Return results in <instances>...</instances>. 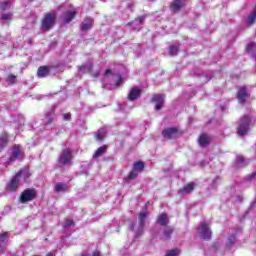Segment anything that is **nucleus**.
<instances>
[{
    "mask_svg": "<svg viewBox=\"0 0 256 256\" xmlns=\"http://www.w3.org/2000/svg\"><path fill=\"white\" fill-rule=\"evenodd\" d=\"M55 21H57V14L55 12H50L44 15L41 22V29L44 33L51 31L55 26Z\"/></svg>",
    "mask_w": 256,
    "mask_h": 256,
    "instance_id": "1",
    "label": "nucleus"
},
{
    "mask_svg": "<svg viewBox=\"0 0 256 256\" xmlns=\"http://www.w3.org/2000/svg\"><path fill=\"white\" fill-rule=\"evenodd\" d=\"M250 123H251V118L249 116H245L241 118L238 130H237L238 135L240 136L247 135V131H249Z\"/></svg>",
    "mask_w": 256,
    "mask_h": 256,
    "instance_id": "2",
    "label": "nucleus"
},
{
    "mask_svg": "<svg viewBox=\"0 0 256 256\" xmlns=\"http://www.w3.org/2000/svg\"><path fill=\"white\" fill-rule=\"evenodd\" d=\"M37 197V192L35 189H26L21 193L20 203H29V201H33Z\"/></svg>",
    "mask_w": 256,
    "mask_h": 256,
    "instance_id": "3",
    "label": "nucleus"
},
{
    "mask_svg": "<svg viewBox=\"0 0 256 256\" xmlns=\"http://www.w3.org/2000/svg\"><path fill=\"white\" fill-rule=\"evenodd\" d=\"M24 153L23 150L21 149V146L19 145H14L12 147V152L9 158L10 163H13V161H17V159H23Z\"/></svg>",
    "mask_w": 256,
    "mask_h": 256,
    "instance_id": "4",
    "label": "nucleus"
},
{
    "mask_svg": "<svg viewBox=\"0 0 256 256\" xmlns=\"http://www.w3.org/2000/svg\"><path fill=\"white\" fill-rule=\"evenodd\" d=\"M73 154L69 149H64L59 157L60 165H71Z\"/></svg>",
    "mask_w": 256,
    "mask_h": 256,
    "instance_id": "5",
    "label": "nucleus"
},
{
    "mask_svg": "<svg viewBox=\"0 0 256 256\" xmlns=\"http://www.w3.org/2000/svg\"><path fill=\"white\" fill-rule=\"evenodd\" d=\"M19 185H21V179H19V174H16L6 185L7 191H16L19 189Z\"/></svg>",
    "mask_w": 256,
    "mask_h": 256,
    "instance_id": "6",
    "label": "nucleus"
},
{
    "mask_svg": "<svg viewBox=\"0 0 256 256\" xmlns=\"http://www.w3.org/2000/svg\"><path fill=\"white\" fill-rule=\"evenodd\" d=\"M198 231L202 239H211V229H209V226H207V223L202 222L200 223L198 227Z\"/></svg>",
    "mask_w": 256,
    "mask_h": 256,
    "instance_id": "7",
    "label": "nucleus"
},
{
    "mask_svg": "<svg viewBox=\"0 0 256 256\" xmlns=\"http://www.w3.org/2000/svg\"><path fill=\"white\" fill-rule=\"evenodd\" d=\"M164 139H177L179 137V130L175 127L166 128L162 131Z\"/></svg>",
    "mask_w": 256,
    "mask_h": 256,
    "instance_id": "8",
    "label": "nucleus"
},
{
    "mask_svg": "<svg viewBox=\"0 0 256 256\" xmlns=\"http://www.w3.org/2000/svg\"><path fill=\"white\" fill-rule=\"evenodd\" d=\"M152 101L156 103V111H160V109H163V104L165 103V95L155 94L152 98Z\"/></svg>",
    "mask_w": 256,
    "mask_h": 256,
    "instance_id": "9",
    "label": "nucleus"
},
{
    "mask_svg": "<svg viewBox=\"0 0 256 256\" xmlns=\"http://www.w3.org/2000/svg\"><path fill=\"white\" fill-rule=\"evenodd\" d=\"M76 15H77V10H75V8H72V9L66 11L62 15V19H63V21H65V23H71V21H73V19H75Z\"/></svg>",
    "mask_w": 256,
    "mask_h": 256,
    "instance_id": "10",
    "label": "nucleus"
},
{
    "mask_svg": "<svg viewBox=\"0 0 256 256\" xmlns=\"http://www.w3.org/2000/svg\"><path fill=\"white\" fill-rule=\"evenodd\" d=\"M187 5V0H173V3L170 5L171 11L177 12L183 9Z\"/></svg>",
    "mask_w": 256,
    "mask_h": 256,
    "instance_id": "11",
    "label": "nucleus"
},
{
    "mask_svg": "<svg viewBox=\"0 0 256 256\" xmlns=\"http://www.w3.org/2000/svg\"><path fill=\"white\" fill-rule=\"evenodd\" d=\"M141 97V89L139 87H134L130 90L128 99L130 101H135V99H139Z\"/></svg>",
    "mask_w": 256,
    "mask_h": 256,
    "instance_id": "12",
    "label": "nucleus"
},
{
    "mask_svg": "<svg viewBox=\"0 0 256 256\" xmlns=\"http://www.w3.org/2000/svg\"><path fill=\"white\" fill-rule=\"evenodd\" d=\"M16 175H19L20 181L27 183V179L31 177V172H29V168H24L20 170Z\"/></svg>",
    "mask_w": 256,
    "mask_h": 256,
    "instance_id": "13",
    "label": "nucleus"
},
{
    "mask_svg": "<svg viewBox=\"0 0 256 256\" xmlns=\"http://www.w3.org/2000/svg\"><path fill=\"white\" fill-rule=\"evenodd\" d=\"M93 27V19L92 18H85L81 24L82 31H89Z\"/></svg>",
    "mask_w": 256,
    "mask_h": 256,
    "instance_id": "14",
    "label": "nucleus"
},
{
    "mask_svg": "<svg viewBox=\"0 0 256 256\" xmlns=\"http://www.w3.org/2000/svg\"><path fill=\"white\" fill-rule=\"evenodd\" d=\"M237 99L240 103H245V100L247 99V89L245 87L239 89Z\"/></svg>",
    "mask_w": 256,
    "mask_h": 256,
    "instance_id": "15",
    "label": "nucleus"
},
{
    "mask_svg": "<svg viewBox=\"0 0 256 256\" xmlns=\"http://www.w3.org/2000/svg\"><path fill=\"white\" fill-rule=\"evenodd\" d=\"M210 142L211 138L207 134H202L198 139V143L201 147H207Z\"/></svg>",
    "mask_w": 256,
    "mask_h": 256,
    "instance_id": "16",
    "label": "nucleus"
},
{
    "mask_svg": "<svg viewBox=\"0 0 256 256\" xmlns=\"http://www.w3.org/2000/svg\"><path fill=\"white\" fill-rule=\"evenodd\" d=\"M56 193H65V191H69V186L65 183H57L54 187Z\"/></svg>",
    "mask_w": 256,
    "mask_h": 256,
    "instance_id": "17",
    "label": "nucleus"
},
{
    "mask_svg": "<svg viewBox=\"0 0 256 256\" xmlns=\"http://www.w3.org/2000/svg\"><path fill=\"white\" fill-rule=\"evenodd\" d=\"M193 189H195V182H190L180 190V193H182V195H187L189 193H193Z\"/></svg>",
    "mask_w": 256,
    "mask_h": 256,
    "instance_id": "18",
    "label": "nucleus"
},
{
    "mask_svg": "<svg viewBox=\"0 0 256 256\" xmlns=\"http://www.w3.org/2000/svg\"><path fill=\"white\" fill-rule=\"evenodd\" d=\"M38 77H47L49 75V67L47 66H40L37 72Z\"/></svg>",
    "mask_w": 256,
    "mask_h": 256,
    "instance_id": "19",
    "label": "nucleus"
},
{
    "mask_svg": "<svg viewBox=\"0 0 256 256\" xmlns=\"http://www.w3.org/2000/svg\"><path fill=\"white\" fill-rule=\"evenodd\" d=\"M158 223H159V225H168L169 217L167 216V214H160L158 216Z\"/></svg>",
    "mask_w": 256,
    "mask_h": 256,
    "instance_id": "20",
    "label": "nucleus"
},
{
    "mask_svg": "<svg viewBox=\"0 0 256 256\" xmlns=\"http://www.w3.org/2000/svg\"><path fill=\"white\" fill-rule=\"evenodd\" d=\"M7 139H8V135L7 133H3L0 136V149H4V147H7Z\"/></svg>",
    "mask_w": 256,
    "mask_h": 256,
    "instance_id": "21",
    "label": "nucleus"
},
{
    "mask_svg": "<svg viewBox=\"0 0 256 256\" xmlns=\"http://www.w3.org/2000/svg\"><path fill=\"white\" fill-rule=\"evenodd\" d=\"M107 135V130H105L104 128L98 130L97 134H96V139L98 141H103V139H105V136Z\"/></svg>",
    "mask_w": 256,
    "mask_h": 256,
    "instance_id": "22",
    "label": "nucleus"
},
{
    "mask_svg": "<svg viewBox=\"0 0 256 256\" xmlns=\"http://www.w3.org/2000/svg\"><path fill=\"white\" fill-rule=\"evenodd\" d=\"M145 219H147V213L140 212V214H139V225H140L141 229H143V227H145Z\"/></svg>",
    "mask_w": 256,
    "mask_h": 256,
    "instance_id": "23",
    "label": "nucleus"
},
{
    "mask_svg": "<svg viewBox=\"0 0 256 256\" xmlns=\"http://www.w3.org/2000/svg\"><path fill=\"white\" fill-rule=\"evenodd\" d=\"M143 169H145V164H143V162L134 163V166H133L134 171L141 173V171H143Z\"/></svg>",
    "mask_w": 256,
    "mask_h": 256,
    "instance_id": "24",
    "label": "nucleus"
},
{
    "mask_svg": "<svg viewBox=\"0 0 256 256\" xmlns=\"http://www.w3.org/2000/svg\"><path fill=\"white\" fill-rule=\"evenodd\" d=\"M105 151H107V146H102V147H99L95 154H94V158L97 159V157H101V155H103L105 153Z\"/></svg>",
    "mask_w": 256,
    "mask_h": 256,
    "instance_id": "25",
    "label": "nucleus"
},
{
    "mask_svg": "<svg viewBox=\"0 0 256 256\" xmlns=\"http://www.w3.org/2000/svg\"><path fill=\"white\" fill-rule=\"evenodd\" d=\"M7 83H9V85H15L17 83V76L10 74L7 79H6Z\"/></svg>",
    "mask_w": 256,
    "mask_h": 256,
    "instance_id": "26",
    "label": "nucleus"
},
{
    "mask_svg": "<svg viewBox=\"0 0 256 256\" xmlns=\"http://www.w3.org/2000/svg\"><path fill=\"white\" fill-rule=\"evenodd\" d=\"M236 162L238 167H245V165H247V163H245V158L243 156H238Z\"/></svg>",
    "mask_w": 256,
    "mask_h": 256,
    "instance_id": "27",
    "label": "nucleus"
},
{
    "mask_svg": "<svg viewBox=\"0 0 256 256\" xmlns=\"http://www.w3.org/2000/svg\"><path fill=\"white\" fill-rule=\"evenodd\" d=\"M172 234H173V228L166 227L164 230V239H169V237H171Z\"/></svg>",
    "mask_w": 256,
    "mask_h": 256,
    "instance_id": "28",
    "label": "nucleus"
},
{
    "mask_svg": "<svg viewBox=\"0 0 256 256\" xmlns=\"http://www.w3.org/2000/svg\"><path fill=\"white\" fill-rule=\"evenodd\" d=\"M9 7H11V2L9 1L0 3V9L3 11H5V9H9Z\"/></svg>",
    "mask_w": 256,
    "mask_h": 256,
    "instance_id": "29",
    "label": "nucleus"
},
{
    "mask_svg": "<svg viewBox=\"0 0 256 256\" xmlns=\"http://www.w3.org/2000/svg\"><path fill=\"white\" fill-rule=\"evenodd\" d=\"M255 48H256V44L252 42V43L247 45L246 51L248 53H251V52L255 51Z\"/></svg>",
    "mask_w": 256,
    "mask_h": 256,
    "instance_id": "30",
    "label": "nucleus"
},
{
    "mask_svg": "<svg viewBox=\"0 0 256 256\" xmlns=\"http://www.w3.org/2000/svg\"><path fill=\"white\" fill-rule=\"evenodd\" d=\"M74 222L73 219H66L64 222V228L67 229L69 227H73Z\"/></svg>",
    "mask_w": 256,
    "mask_h": 256,
    "instance_id": "31",
    "label": "nucleus"
},
{
    "mask_svg": "<svg viewBox=\"0 0 256 256\" xmlns=\"http://www.w3.org/2000/svg\"><path fill=\"white\" fill-rule=\"evenodd\" d=\"M165 256H179V249L170 250Z\"/></svg>",
    "mask_w": 256,
    "mask_h": 256,
    "instance_id": "32",
    "label": "nucleus"
},
{
    "mask_svg": "<svg viewBox=\"0 0 256 256\" xmlns=\"http://www.w3.org/2000/svg\"><path fill=\"white\" fill-rule=\"evenodd\" d=\"M178 51H179V47L177 46H171L169 49L170 55H177Z\"/></svg>",
    "mask_w": 256,
    "mask_h": 256,
    "instance_id": "33",
    "label": "nucleus"
},
{
    "mask_svg": "<svg viewBox=\"0 0 256 256\" xmlns=\"http://www.w3.org/2000/svg\"><path fill=\"white\" fill-rule=\"evenodd\" d=\"M139 173L136 170H133L129 173L128 179H136Z\"/></svg>",
    "mask_w": 256,
    "mask_h": 256,
    "instance_id": "34",
    "label": "nucleus"
},
{
    "mask_svg": "<svg viewBox=\"0 0 256 256\" xmlns=\"http://www.w3.org/2000/svg\"><path fill=\"white\" fill-rule=\"evenodd\" d=\"M7 237H8L7 233L0 234V243H3L7 239ZM0 251H2L1 246H0Z\"/></svg>",
    "mask_w": 256,
    "mask_h": 256,
    "instance_id": "35",
    "label": "nucleus"
},
{
    "mask_svg": "<svg viewBox=\"0 0 256 256\" xmlns=\"http://www.w3.org/2000/svg\"><path fill=\"white\" fill-rule=\"evenodd\" d=\"M11 17H12V14H11V13L3 14V15H2V19H3L4 21H7V20L11 19Z\"/></svg>",
    "mask_w": 256,
    "mask_h": 256,
    "instance_id": "36",
    "label": "nucleus"
},
{
    "mask_svg": "<svg viewBox=\"0 0 256 256\" xmlns=\"http://www.w3.org/2000/svg\"><path fill=\"white\" fill-rule=\"evenodd\" d=\"M64 121H70L71 120V113H66L63 115Z\"/></svg>",
    "mask_w": 256,
    "mask_h": 256,
    "instance_id": "37",
    "label": "nucleus"
},
{
    "mask_svg": "<svg viewBox=\"0 0 256 256\" xmlns=\"http://www.w3.org/2000/svg\"><path fill=\"white\" fill-rule=\"evenodd\" d=\"M46 119L48 120V123H51L53 121V118H51V116H46Z\"/></svg>",
    "mask_w": 256,
    "mask_h": 256,
    "instance_id": "38",
    "label": "nucleus"
},
{
    "mask_svg": "<svg viewBox=\"0 0 256 256\" xmlns=\"http://www.w3.org/2000/svg\"><path fill=\"white\" fill-rule=\"evenodd\" d=\"M107 75H111V70H106V72H105V77H107Z\"/></svg>",
    "mask_w": 256,
    "mask_h": 256,
    "instance_id": "39",
    "label": "nucleus"
},
{
    "mask_svg": "<svg viewBox=\"0 0 256 256\" xmlns=\"http://www.w3.org/2000/svg\"><path fill=\"white\" fill-rule=\"evenodd\" d=\"M143 21H145V18L140 17V18H139V23H140V24H143Z\"/></svg>",
    "mask_w": 256,
    "mask_h": 256,
    "instance_id": "40",
    "label": "nucleus"
},
{
    "mask_svg": "<svg viewBox=\"0 0 256 256\" xmlns=\"http://www.w3.org/2000/svg\"><path fill=\"white\" fill-rule=\"evenodd\" d=\"M92 256H101L100 252H94Z\"/></svg>",
    "mask_w": 256,
    "mask_h": 256,
    "instance_id": "41",
    "label": "nucleus"
},
{
    "mask_svg": "<svg viewBox=\"0 0 256 256\" xmlns=\"http://www.w3.org/2000/svg\"><path fill=\"white\" fill-rule=\"evenodd\" d=\"M230 243H235V237H232V238L230 239Z\"/></svg>",
    "mask_w": 256,
    "mask_h": 256,
    "instance_id": "42",
    "label": "nucleus"
},
{
    "mask_svg": "<svg viewBox=\"0 0 256 256\" xmlns=\"http://www.w3.org/2000/svg\"><path fill=\"white\" fill-rule=\"evenodd\" d=\"M121 81H123V79L120 77L119 80L117 81V85H119V83H121Z\"/></svg>",
    "mask_w": 256,
    "mask_h": 256,
    "instance_id": "43",
    "label": "nucleus"
},
{
    "mask_svg": "<svg viewBox=\"0 0 256 256\" xmlns=\"http://www.w3.org/2000/svg\"><path fill=\"white\" fill-rule=\"evenodd\" d=\"M94 77H99V72H97V73L94 75Z\"/></svg>",
    "mask_w": 256,
    "mask_h": 256,
    "instance_id": "44",
    "label": "nucleus"
},
{
    "mask_svg": "<svg viewBox=\"0 0 256 256\" xmlns=\"http://www.w3.org/2000/svg\"><path fill=\"white\" fill-rule=\"evenodd\" d=\"M83 69H85L84 66H82V67L80 68V71H83Z\"/></svg>",
    "mask_w": 256,
    "mask_h": 256,
    "instance_id": "45",
    "label": "nucleus"
},
{
    "mask_svg": "<svg viewBox=\"0 0 256 256\" xmlns=\"http://www.w3.org/2000/svg\"><path fill=\"white\" fill-rule=\"evenodd\" d=\"M252 177H255V173H252Z\"/></svg>",
    "mask_w": 256,
    "mask_h": 256,
    "instance_id": "46",
    "label": "nucleus"
}]
</instances>
